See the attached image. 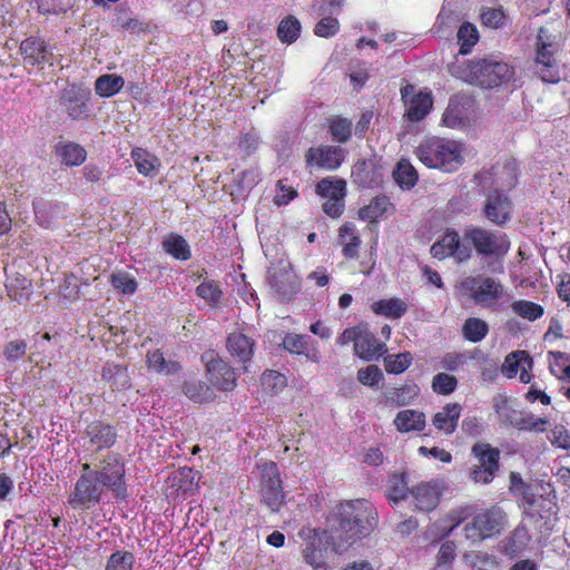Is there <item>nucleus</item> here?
Masks as SVG:
<instances>
[{"label": "nucleus", "mask_w": 570, "mask_h": 570, "mask_svg": "<svg viewBox=\"0 0 570 570\" xmlns=\"http://www.w3.org/2000/svg\"><path fill=\"white\" fill-rule=\"evenodd\" d=\"M21 53L27 63L35 66L49 61L47 45L39 38H28L20 45Z\"/></svg>", "instance_id": "nucleus-26"}, {"label": "nucleus", "mask_w": 570, "mask_h": 570, "mask_svg": "<svg viewBox=\"0 0 570 570\" xmlns=\"http://www.w3.org/2000/svg\"><path fill=\"white\" fill-rule=\"evenodd\" d=\"M411 363L412 356L410 353L393 354L384 358L385 370L394 374L403 373Z\"/></svg>", "instance_id": "nucleus-53"}, {"label": "nucleus", "mask_w": 570, "mask_h": 570, "mask_svg": "<svg viewBox=\"0 0 570 570\" xmlns=\"http://www.w3.org/2000/svg\"><path fill=\"white\" fill-rule=\"evenodd\" d=\"M131 157L137 170L145 176H156L160 166L159 159L142 148L131 151Z\"/></svg>", "instance_id": "nucleus-29"}, {"label": "nucleus", "mask_w": 570, "mask_h": 570, "mask_svg": "<svg viewBox=\"0 0 570 570\" xmlns=\"http://www.w3.org/2000/svg\"><path fill=\"white\" fill-rule=\"evenodd\" d=\"M557 47L548 42L540 30L537 42L535 73L542 81L557 83L560 80V72L556 59Z\"/></svg>", "instance_id": "nucleus-11"}, {"label": "nucleus", "mask_w": 570, "mask_h": 570, "mask_svg": "<svg viewBox=\"0 0 570 570\" xmlns=\"http://www.w3.org/2000/svg\"><path fill=\"white\" fill-rule=\"evenodd\" d=\"M475 178L479 180L483 190L498 188L509 190L517 185L518 164L515 159H505L498 163L490 169H483Z\"/></svg>", "instance_id": "nucleus-7"}, {"label": "nucleus", "mask_w": 570, "mask_h": 570, "mask_svg": "<svg viewBox=\"0 0 570 570\" xmlns=\"http://www.w3.org/2000/svg\"><path fill=\"white\" fill-rule=\"evenodd\" d=\"M90 91L81 86L68 85L60 94L59 102L72 119H80L88 114Z\"/></svg>", "instance_id": "nucleus-13"}, {"label": "nucleus", "mask_w": 570, "mask_h": 570, "mask_svg": "<svg viewBox=\"0 0 570 570\" xmlns=\"http://www.w3.org/2000/svg\"><path fill=\"white\" fill-rule=\"evenodd\" d=\"M461 412L459 403H448L433 415L432 424L438 431L450 435L456 430Z\"/></svg>", "instance_id": "nucleus-21"}, {"label": "nucleus", "mask_w": 570, "mask_h": 570, "mask_svg": "<svg viewBox=\"0 0 570 570\" xmlns=\"http://www.w3.org/2000/svg\"><path fill=\"white\" fill-rule=\"evenodd\" d=\"M271 287L282 299H291L299 289V281L287 259H281L268 269Z\"/></svg>", "instance_id": "nucleus-10"}, {"label": "nucleus", "mask_w": 570, "mask_h": 570, "mask_svg": "<svg viewBox=\"0 0 570 570\" xmlns=\"http://www.w3.org/2000/svg\"><path fill=\"white\" fill-rule=\"evenodd\" d=\"M86 435L97 450L110 448L116 440L114 428L100 421L90 423L86 429Z\"/></svg>", "instance_id": "nucleus-25"}, {"label": "nucleus", "mask_w": 570, "mask_h": 570, "mask_svg": "<svg viewBox=\"0 0 570 570\" xmlns=\"http://www.w3.org/2000/svg\"><path fill=\"white\" fill-rule=\"evenodd\" d=\"M125 367L117 364H107L102 368V379L111 382L115 386H124L126 384Z\"/></svg>", "instance_id": "nucleus-58"}, {"label": "nucleus", "mask_w": 570, "mask_h": 570, "mask_svg": "<svg viewBox=\"0 0 570 570\" xmlns=\"http://www.w3.org/2000/svg\"><path fill=\"white\" fill-rule=\"evenodd\" d=\"M460 289L482 307L497 308L504 297V285L490 276H469L461 281Z\"/></svg>", "instance_id": "nucleus-5"}, {"label": "nucleus", "mask_w": 570, "mask_h": 570, "mask_svg": "<svg viewBox=\"0 0 570 570\" xmlns=\"http://www.w3.org/2000/svg\"><path fill=\"white\" fill-rule=\"evenodd\" d=\"M345 159V151L340 146L321 144L311 147L305 153V165L307 168L324 170H336Z\"/></svg>", "instance_id": "nucleus-12"}, {"label": "nucleus", "mask_w": 570, "mask_h": 570, "mask_svg": "<svg viewBox=\"0 0 570 570\" xmlns=\"http://www.w3.org/2000/svg\"><path fill=\"white\" fill-rule=\"evenodd\" d=\"M413 86H405L402 88V98L406 99L407 95L413 92ZM407 105V117L412 121H419L423 119L430 111L433 105V99L430 92H419L413 96L410 100H405Z\"/></svg>", "instance_id": "nucleus-18"}, {"label": "nucleus", "mask_w": 570, "mask_h": 570, "mask_svg": "<svg viewBox=\"0 0 570 570\" xmlns=\"http://www.w3.org/2000/svg\"><path fill=\"white\" fill-rule=\"evenodd\" d=\"M306 344V338L297 334H287L283 340L284 348L295 354L304 353Z\"/></svg>", "instance_id": "nucleus-64"}, {"label": "nucleus", "mask_w": 570, "mask_h": 570, "mask_svg": "<svg viewBox=\"0 0 570 570\" xmlns=\"http://www.w3.org/2000/svg\"><path fill=\"white\" fill-rule=\"evenodd\" d=\"M301 32V22L294 16L285 17L278 24L277 37L283 43H293Z\"/></svg>", "instance_id": "nucleus-40"}, {"label": "nucleus", "mask_w": 570, "mask_h": 570, "mask_svg": "<svg viewBox=\"0 0 570 570\" xmlns=\"http://www.w3.org/2000/svg\"><path fill=\"white\" fill-rule=\"evenodd\" d=\"M394 426L400 433L422 432L425 429V414L417 410H402L394 421Z\"/></svg>", "instance_id": "nucleus-24"}, {"label": "nucleus", "mask_w": 570, "mask_h": 570, "mask_svg": "<svg viewBox=\"0 0 570 570\" xmlns=\"http://www.w3.org/2000/svg\"><path fill=\"white\" fill-rule=\"evenodd\" d=\"M533 366V360L527 351H514L509 353L501 366L502 374L512 379L519 373V379L522 383H529L532 379L531 370Z\"/></svg>", "instance_id": "nucleus-14"}, {"label": "nucleus", "mask_w": 570, "mask_h": 570, "mask_svg": "<svg viewBox=\"0 0 570 570\" xmlns=\"http://www.w3.org/2000/svg\"><path fill=\"white\" fill-rule=\"evenodd\" d=\"M444 490L445 483L442 480H432L430 482L419 484L412 490L416 509L424 512L434 510L438 507Z\"/></svg>", "instance_id": "nucleus-17"}, {"label": "nucleus", "mask_w": 570, "mask_h": 570, "mask_svg": "<svg viewBox=\"0 0 570 570\" xmlns=\"http://www.w3.org/2000/svg\"><path fill=\"white\" fill-rule=\"evenodd\" d=\"M392 206L386 196H377L371 200L367 206L358 210V217L362 220L375 222L382 217Z\"/></svg>", "instance_id": "nucleus-33"}, {"label": "nucleus", "mask_w": 570, "mask_h": 570, "mask_svg": "<svg viewBox=\"0 0 570 570\" xmlns=\"http://www.w3.org/2000/svg\"><path fill=\"white\" fill-rule=\"evenodd\" d=\"M125 80L118 75H102L97 78L95 89L100 97H111L120 91Z\"/></svg>", "instance_id": "nucleus-37"}, {"label": "nucleus", "mask_w": 570, "mask_h": 570, "mask_svg": "<svg viewBox=\"0 0 570 570\" xmlns=\"http://www.w3.org/2000/svg\"><path fill=\"white\" fill-rule=\"evenodd\" d=\"M409 493L405 474H394L389 481L387 498L393 503L404 500Z\"/></svg>", "instance_id": "nucleus-44"}, {"label": "nucleus", "mask_w": 570, "mask_h": 570, "mask_svg": "<svg viewBox=\"0 0 570 570\" xmlns=\"http://www.w3.org/2000/svg\"><path fill=\"white\" fill-rule=\"evenodd\" d=\"M547 358L550 373L558 380L563 381L570 365V356H568V353L550 351L548 352Z\"/></svg>", "instance_id": "nucleus-41"}, {"label": "nucleus", "mask_w": 570, "mask_h": 570, "mask_svg": "<svg viewBox=\"0 0 570 570\" xmlns=\"http://www.w3.org/2000/svg\"><path fill=\"white\" fill-rule=\"evenodd\" d=\"M512 312L529 321L534 322L544 314V309L540 304L527 299H518L511 304Z\"/></svg>", "instance_id": "nucleus-39"}, {"label": "nucleus", "mask_w": 570, "mask_h": 570, "mask_svg": "<svg viewBox=\"0 0 570 570\" xmlns=\"http://www.w3.org/2000/svg\"><path fill=\"white\" fill-rule=\"evenodd\" d=\"M148 368L159 374H171L179 371L180 366L177 362H167L159 351L147 353Z\"/></svg>", "instance_id": "nucleus-42"}, {"label": "nucleus", "mask_w": 570, "mask_h": 570, "mask_svg": "<svg viewBox=\"0 0 570 570\" xmlns=\"http://www.w3.org/2000/svg\"><path fill=\"white\" fill-rule=\"evenodd\" d=\"M548 426V420L537 417L532 413L522 412L517 429L531 432H543Z\"/></svg>", "instance_id": "nucleus-55"}, {"label": "nucleus", "mask_w": 570, "mask_h": 570, "mask_svg": "<svg viewBox=\"0 0 570 570\" xmlns=\"http://www.w3.org/2000/svg\"><path fill=\"white\" fill-rule=\"evenodd\" d=\"M482 205L483 216L494 225L502 226L512 218L513 202L509 194L498 188L487 189Z\"/></svg>", "instance_id": "nucleus-8"}, {"label": "nucleus", "mask_w": 570, "mask_h": 570, "mask_svg": "<svg viewBox=\"0 0 570 570\" xmlns=\"http://www.w3.org/2000/svg\"><path fill=\"white\" fill-rule=\"evenodd\" d=\"M431 254L439 259L453 255L458 261L463 262L470 258L471 249L460 243L456 232L448 230L439 242L432 245Z\"/></svg>", "instance_id": "nucleus-16"}, {"label": "nucleus", "mask_w": 570, "mask_h": 570, "mask_svg": "<svg viewBox=\"0 0 570 570\" xmlns=\"http://www.w3.org/2000/svg\"><path fill=\"white\" fill-rule=\"evenodd\" d=\"M330 132L337 142H346L352 135V121L346 118H336L330 124Z\"/></svg>", "instance_id": "nucleus-52"}, {"label": "nucleus", "mask_w": 570, "mask_h": 570, "mask_svg": "<svg viewBox=\"0 0 570 570\" xmlns=\"http://www.w3.org/2000/svg\"><path fill=\"white\" fill-rule=\"evenodd\" d=\"M454 75L466 82L483 88H493L509 81L513 76V70L507 62L489 58L470 61L461 73Z\"/></svg>", "instance_id": "nucleus-4"}, {"label": "nucleus", "mask_w": 570, "mask_h": 570, "mask_svg": "<svg viewBox=\"0 0 570 570\" xmlns=\"http://www.w3.org/2000/svg\"><path fill=\"white\" fill-rule=\"evenodd\" d=\"M27 351V343L23 340H13L6 344L3 354L10 362L20 360Z\"/></svg>", "instance_id": "nucleus-61"}, {"label": "nucleus", "mask_w": 570, "mask_h": 570, "mask_svg": "<svg viewBox=\"0 0 570 570\" xmlns=\"http://www.w3.org/2000/svg\"><path fill=\"white\" fill-rule=\"evenodd\" d=\"M361 237L354 224L345 223L338 229V244L346 258H356L361 246Z\"/></svg>", "instance_id": "nucleus-27"}, {"label": "nucleus", "mask_w": 570, "mask_h": 570, "mask_svg": "<svg viewBox=\"0 0 570 570\" xmlns=\"http://www.w3.org/2000/svg\"><path fill=\"white\" fill-rule=\"evenodd\" d=\"M458 381L454 376L446 373H439L434 376L432 382L433 391L448 395L451 394L456 387Z\"/></svg>", "instance_id": "nucleus-57"}, {"label": "nucleus", "mask_w": 570, "mask_h": 570, "mask_svg": "<svg viewBox=\"0 0 570 570\" xmlns=\"http://www.w3.org/2000/svg\"><path fill=\"white\" fill-rule=\"evenodd\" d=\"M464 237L472 243L480 255L500 257L508 253L510 243L505 235L483 228H470Z\"/></svg>", "instance_id": "nucleus-9"}, {"label": "nucleus", "mask_w": 570, "mask_h": 570, "mask_svg": "<svg viewBox=\"0 0 570 570\" xmlns=\"http://www.w3.org/2000/svg\"><path fill=\"white\" fill-rule=\"evenodd\" d=\"M327 542L322 537L314 534L304 549L305 561L314 569L327 570Z\"/></svg>", "instance_id": "nucleus-22"}, {"label": "nucleus", "mask_w": 570, "mask_h": 570, "mask_svg": "<svg viewBox=\"0 0 570 570\" xmlns=\"http://www.w3.org/2000/svg\"><path fill=\"white\" fill-rule=\"evenodd\" d=\"M552 444L561 449H570V432L563 425H556L549 435Z\"/></svg>", "instance_id": "nucleus-62"}, {"label": "nucleus", "mask_w": 570, "mask_h": 570, "mask_svg": "<svg viewBox=\"0 0 570 570\" xmlns=\"http://www.w3.org/2000/svg\"><path fill=\"white\" fill-rule=\"evenodd\" d=\"M229 354L239 363L244 364V371L247 372L246 363L254 354L255 342L240 332H233L228 335L226 342Z\"/></svg>", "instance_id": "nucleus-19"}, {"label": "nucleus", "mask_w": 570, "mask_h": 570, "mask_svg": "<svg viewBox=\"0 0 570 570\" xmlns=\"http://www.w3.org/2000/svg\"><path fill=\"white\" fill-rule=\"evenodd\" d=\"M419 394L420 387L416 384L389 387L382 394V402L387 406H404L412 403Z\"/></svg>", "instance_id": "nucleus-23"}, {"label": "nucleus", "mask_w": 570, "mask_h": 570, "mask_svg": "<svg viewBox=\"0 0 570 570\" xmlns=\"http://www.w3.org/2000/svg\"><path fill=\"white\" fill-rule=\"evenodd\" d=\"M57 155L67 166H79L86 160V150L75 142H61L57 146Z\"/></svg>", "instance_id": "nucleus-31"}, {"label": "nucleus", "mask_w": 570, "mask_h": 570, "mask_svg": "<svg viewBox=\"0 0 570 570\" xmlns=\"http://www.w3.org/2000/svg\"><path fill=\"white\" fill-rule=\"evenodd\" d=\"M316 193L323 198H344L346 195V181L334 177H326L316 185Z\"/></svg>", "instance_id": "nucleus-32"}, {"label": "nucleus", "mask_w": 570, "mask_h": 570, "mask_svg": "<svg viewBox=\"0 0 570 570\" xmlns=\"http://www.w3.org/2000/svg\"><path fill=\"white\" fill-rule=\"evenodd\" d=\"M338 29H340L338 20L336 18L328 16V17H324L315 24L314 32L318 37L328 38V37L336 35Z\"/></svg>", "instance_id": "nucleus-59"}, {"label": "nucleus", "mask_w": 570, "mask_h": 570, "mask_svg": "<svg viewBox=\"0 0 570 570\" xmlns=\"http://www.w3.org/2000/svg\"><path fill=\"white\" fill-rule=\"evenodd\" d=\"M469 517V509L459 507L452 509L442 520L443 537L450 535Z\"/></svg>", "instance_id": "nucleus-49"}, {"label": "nucleus", "mask_w": 570, "mask_h": 570, "mask_svg": "<svg viewBox=\"0 0 570 570\" xmlns=\"http://www.w3.org/2000/svg\"><path fill=\"white\" fill-rule=\"evenodd\" d=\"M207 372L213 385L223 391H232L236 386V374L234 368L224 360L214 357L213 354L206 355Z\"/></svg>", "instance_id": "nucleus-15"}, {"label": "nucleus", "mask_w": 570, "mask_h": 570, "mask_svg": "<svg viewBox=\"0 0 570 570\" xmlns=\"http://www.w3.org/2000/svg\"><path fill=\"white\" fill-rule=\"evenodd\" d=\"M163 247L166 253L173 257L187 261L190 257V248L188 243L177 234H169L163 240Z\"/></svg>", "instance_id": "nucleus-35"}, {"label": "nucleus", "mask_w": 570, "mask_h": 570, "mask_svg": "<svg viewBox=\"0 0 570 570\" xmlns=\"http://www.w3.org/2000/svg\"><path fill=\"white\" fill-rule=\"evenodd\" d=\"M263 502L273 511L276 512L284 503L285 493L283 487L263 488L262 489Z\"/></svg>", "instance_id": "nucleus-54"}, {"label": "nucleus", "mask_w": 570, "mask_h": 570, "mask_svg": "<svg viewBox=\"0 0 570 570\" xmlns=\"http://www.w3.org/2000/svg\"><path fill=\"white\" fill-rule=\"evenodd\" d=\"M264 391L276 394L286 386V377L276 371H266L261 379Z\"/></svg>", "instance_id": "nucleus-51"}, {"label": "nucleus", "mask_w": 570, "mask_h": 570, "mask_svg": "<svg viewBox=\"0 0 570 570\" xmlns=\"http://www.w3.org/2000/svg\"><path fill=\"white\" fill-rule=\"evenodd\" d=\"M489 333V325L479 317L468 318L462 327L463 337L472 343L481 342Z\"/></svg>", "instance_id": "nucleus-38"}, {"label": "nucleus", "mask_w": 570, "mask_h": 570, "mask_svg": "<svg viewBox=\"0 0 570 570\" xmlns=\"http://www.w3.org/2000/svg\"><path fill=\"white\" fill-rule=\"evenodd\" d=\"M258 470L261 471L262 479V489L263 488H276L283 487L281 472L278 466L273 461H265L257 464Z\"/></svg>", "instance_id": "nucleus-43"}, {"label": "nucleus", "mask_w": 570, "mask_h": 570, "mask_svg": "<svg viewBox=\"0 0 570 570\" xmlns=\"http://www.w3.org/2000/svg\"><path fill=\"white\" fill-rule=\"evenodd\" d=\"M406 308V304L400 298L381 299L372 304V311L375 314L391 318H400Z\"/></svg>", "instance_id": "nucleus-34"}, {"label": "nucleus", "mask_w": 570, "mask_h": 570, "mask_svg": "<svg viewBox=\"0 0 570 570\" xmlns=\"http://www.w3.org/2000/svg\"><path fill=\"white\" fill-rule=\"evenodd\" d=\"M135 557L131 552L117 550L108 558L105 570H132Z\"/></svg>", "instance_id": "nucleus-47"}, {"label": "nucleus", "mask_w": 570, "mask_h": 570, "mask_svg": "<svg viewBox=\"0 0 570 570\" xmlns=\"http://www.w3.org/2000/svg\"><path fill=\"white\" fill-rule=\"evenodd\" d=\"M472 453L478 458L480 466L488 470L490 469V471L494 473L498 471L500 458L498 449H494L487 443H476L472 448Z\"/></svg>", "instance_id": "nucleus-30"}, {"label": "nucleus", "mask_w": 570, "mask_h": 570, "mask_svg": "<svg viewBox=\"0 0 570 570\" xmlns=\"http://www.w3.org/2000/svg\"><path fill=\"white\" fill-rule=\"evenodd\" d=\"M111 492L116 500L127 497L125 465L117 454H108L98 464H82V473L75 482L67 503L73 510H90Z\"/></svg>", "instance_id": "nucleus-1"}, {"label": "nucleus", "mask_w": 570, "mask_h": 570, "mask_svg": "<svg viewBox=\"0 0 570 570\" xmlns=\"http://www.w3.org/2000/svg\"><path fill=\"white\" fill-rule=\"evenodd\" d=\"M416 156L429 168L444 173L459 170L469 155L466 146L458 140L446 138H429L416 148Z\"/></svg>", "instance_id": "nucleus-3"}, {"label": "nucleus", "mask_w": 570, "mask_h": 570, "mask_svg": "<svg viewBox=\"0 0 570 570\" xmlns=\"http://www.w3.org/2000/svg\"><path fill=\"white\" fill-rule=\"evenodd\" d=\"M110 283L117 292L124 295H132L138 287L135 277L125 272L112 273L110 276Z\"/></svg>", "instance_id": "nucleus-46"}, {"label": "nucleus", "mask_w": 570, "mask_h": 570, "mask_svg": "<svg viewBox=\"0 0 570 570\" xmlns=\"http://www.w3.org/2000/svg\"><path fill=\"white\" fill-rule=\"evenodd\" d=\"M338 527L333 538L352 542L367 535L375 525L376 512L365 500L346 501L336 505Z\"/></svg>", "instance_id": "nucleus-2"}, {"label": "nucleus", "mask_w": 570, "mask_h": 570, "mask_svg": "<svg viewBox=\"0 0 570 570\" xmlns=\"http://www.w3.org/2000/svg\"><path fill=\"white\" fill-rule=\"evenodd\" d=\"M393 177L403 189L412 188L417 181V173L406 159H401L393 171Z\"/></svg>", "instance_id": "nucleus-36"}, {"label": "nucleus", "mask_w": 570, "mask_h": 570, "mask_svg": "<svg viewBox=\"0 0 570 570\" xmlns=\"http://www.w3.org/2000/svg\"><path fill=\"white\" fill-rule=\"evenodd\" d=\"M184 393L195 402H204L212 397L210 389L205 383L194 380L185 382Z\"/></svg>", "instance_id": "nucleus-50"}, {"label": "nucleus", "mask_w": 570, "mask_h": 570, "mask_svg": "<svg viewBox=\"0 0 570 570\" xmlns=\"http://www.w3.org/2000/svg\"><path fill=\"white\" fill-rule=\"evenodd\" d=\"M354 352L360 358L372 361L379 358L385 352V345L380 343L367 328L362 327Z\"/></svg>", "instance_id": "nucleus-20"}, {"label": "nucleus", "mask_w": 570, "mask_h": 570, "mask_svg": "<svg viewBox=\"0 0 570 570\" xmlns=\"http://www.w3.org/2000/svg\"><path fill=\"white\" fill-rule=\"evenodd\" d=\"M530 540L529 532L524 525H519L514 529L510 539V550L512 553L522 551Z\"/></svg>", "instance_id": "nucleus-60"}, {"label": "nucleus", "mask_w": 570, "mask_h": 570, "mask_svg": "<svg viewBox=\"0 0 570 570\" xmlns=\"http://www.w3.org/2000/svg\"><path fill=\"white\" fill-rule=\"evenodd\" d=\"M507 524V515L499 507H492L478 513L471 523L464 527L465 539L479 542L499 534Z\"/></svg>", "instance_id": "nucleus-6"}, {"label": "nucleus", "mask_w": 570, "mask_h": 570, "mask_svg": "<svg viewBox=\"0 0 570 570\" xmlns=\"http://www.w3.org/2000/svg\"><path fill=\"white\" fill-rule=\"evenodd\" d=\"M478 40V30L472 23L466 22L460 27L458 31V42L461 45L460 52L462 55H466Z\"/></svg>", "instance_id": "nucleus-48"}, {"label": "nucleus", "mask_w": 570, "mask_h": 570, "mask_svg": "<svg viewBox=\"0 0 570 570\" xmlns=\"http://www.w3.org/2000/svg\"><path fill=\"white\" fill-rule=\"evenodd\" d=\"M196 294L208 305L217 306L219 299L222 298L223 292L216 282L205 279L196 287Z\"/></svg>", "instance_id": "nucleus-45"}, {"label": "nucleus", "mask_w": 570, "mask_h": 570, "mask_svg": "<svg viewBox=\"0 0 570 570\" xmlns=\"http://www.w3.org/2000/svg\"><path fill=\"white\" fill-rule=\"evenodd\" d=\"M357 380L363 385L375 387L383 380V373L379 366L368 365L358 370Z\"/></svg>", "instance_id": "nucleus-56"}, {"label": "nucleus", "mask_w": 570, "mask_h": 570, "mask_svg": "<svg viewBox=\"0 0 570 570\" xmlns=\"http://www.w3.org/2000/svg\"><path fill=\"white\" fill-rule=\"evenodd\" d=\"M482 22L490 28H500L503 24L504 12L502 9L489 8L481 14Z\"/></svg>", "instance_id": "nucleus-63"}, {"label": "nucleus", "mask_w": 570, "mask_h": 570, "mask_svg": "<svg viewBox=\"0 0 570 570\" xmlns=\"http://www.w3.org/2000/svg\"><path fill=\"white\" fill-rule=\"evenodd\" d=\"M493 406L503 425L517 428L522 412L514 409L512 402L508 397L502 395L495 396L493 400Z\"/></svg>", "instance_id": "nucleus-28"}]
</instances>
